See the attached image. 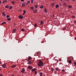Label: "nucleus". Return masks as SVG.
Wrapping results in <instances>:
<instances>
[{
    "label": "nucleus",
    "instance_id": "obj_1",
    "mask_svg": "<svg viewBox=\"0 0 76 76\" xmlns=\"http://www.w3.org/2000/svg\"><path fill=\"white\" fill-rule=\"evenodd\" d=\"M44 65V64L43 63V62L42 61H39V63L37 64V66H39V67H41V66H42Z\"/></svg>",
    "mask_w": 76,
    "mask_h": 76
},
{
    "label": "nucleus",
    "instance_id": "obj_2",
    "mask_svg": "<svg viewBox=\"0 0 76 76\" xmlns=\"http://www.w3.org/2000/svg\"><path fill=\"white\" fill-rule=\"evenodd\" d=\"M18 18L19 19H22L23 18V16L21 15H20L18 16Z\"/></svg>",
    "mask_w": 76,
    "mask_h": 76
},
{
    "label": "nucleus",
    "instance_id": "obj_3",
    "mask_svg": "<svg viewBox=\"0 0 76 76\" xmlns=\"http://www.w3.org/2000/svg\"><path fill=\"white\" fill-rule=\"evenodd\" d=\"M28 68L29 70H32V69H33V67L32 66H28Z\"/></svg>",
    "mask_w": 76,
    "mask_h": 76
},
{
    "label": "nucleus",
    "instance_id": "obj_4",
    "mask_svg": "<svg viewBox=\"0 0 76 76\" xmlns=\"http://www.w3.org/2000/svg\"><path fill=\"white\" fill-rule=\"evenodd\" d=\"M21 72V73H24V72H25V69L24 68H23L22 69V70H20Z\"/></svg>",
    "mask_w": 76,
    "mask_h": 76
},
{
    "label": "nucleus",
    "instance_id": "obj_5",
    "mask_svg": "<svg viewBox=\"0 0 76 76\" xmlns=\"http://www.w3.org/2000/svg\"><path fill=\"white\" fill-rule=\"evenodd\" d=\"M38 11V10L35 9V10H33V12L34 13H37V11Z\"/></svg>",
    "mask_w": 76,
    "mask_h": 76
},
{
    "label": "nucleus",
    "instance_id": "obj_6",
    "mask_svg": "<svg viewBox=\"0 0 76 76\" xmlns=\"http://www.w3.org/2000/svg\"><path fill=\"white\" fill-rule=\"evenodd\" d=\"M6 65L5 64H4L2 65V67L3 68H6Z\"/></svg>",
    "mask_w": 76,
    "mask_h": 76
},
{
    "label": "nucleus",
    "instance_id": "obj_7",
    "mask_svg": "<svg viewBox=\"0 0 76 76\" xmlns=\"http://www.w3.org/2000/svg\"><path fill=\"white\" fill-rule=\"evenodd\" d=\"M16 67V65H14L12 66H11V68H15V67Z\"/></svg>",
    "mask_w": 76,
    "mask_h": 76
},
{
    "label": "nucleus",
    "instance_id": "obj_8",
    "mask_svg": "<svg viewBox=\"0 0 76 76\" xmlns=\"http://www.w3.org/2000/svg\"><path fill=\"white\" fill-rule=\"evenodd\" d=\"M35 70H36V69L33 68L32 69L31 72H34V71H35Z\"/></svg>",
    "mask_w": 76,
    "mask_h": 76
},
{
    "label": "nucleus",
    "instance_id": "obj_9",
    "mask_svg": "<svg viewBox=\"0 0 76 76\" xmlns=\"http://www.w3.org/2000/svg\"><path fill=\"white\" fill-rule=\"evenodd\" d=\"M26 10H24L23 13V15H25V13H26Z\"/></svg>",
    "mask_w": 76,
    "mask_h": 76
},
{
    "label": "nucleus",
    "instance_id": "obj_10",
    "mask_svg": "<svg viewBox=\"0 0 76 76\" xmlns=\"http://www.w3.org/2000/svg\"><path fill=\"white\" fill-rule=\"evenodd\" d=\"M54 6V3H52L50 5L51 7H53Z\"/></svg>",
    "mask_w": 76,
    "mask_h": 76
},
{
    "label": "nucleus",
    "instance_id": "obj_11",
    "mask_svg": "<svg viewBox=\"0 0 76 76\" xmlns=\"http://www.w3.org/2000/svg\"><path fill=\"white\" fill-rule=\"evenodd\" d=\"M9 6L7 4V5L5 7V8H7H7H9Z\"/></svg>",
    "mask_w": 76,
    "mask_h": 76
},
{
    "label": "nucleus",
    "instance_id": "obj_12",
    "mask_svg": "<svg viewBox=\"0 0 76 76\" xmlns=\"http://www.w3.org/2000/svg\"><path fill=\"white\" fill-rule=\"evenodd\" d=\"M30 9L31 10H34V7H30Z\"/></svg>",
    "mask_w": 76,
    "mask_h": 76
},
{
    "label": "nucleus",
    "instance_id": "obj_13",
    "mask_svg": "<svg viewBox=\"0 0 76 76\" xmlns=\"http://www.w3.org/2000/svg\"><path fill=\"white\" fill-rule=\"evenodd\" d=\"M30 3V1H27V5H28V4H29Z\"/></svg>",
    "mask_w": 76,
    "mask_h": 76
},
{
    "label": "nucleus",
    "instance_id": "obj_14",
    "mask_svg": "<svg viewBox=\"0 0 76 76\" xmlns=\"http://www.w3.org/2000/svg\"><path fill=\"white\" fill-rule=\"evenodd\" d=\"M22 6L23 7H25V3H23L22 4Z\"/></svg>",
    "mask_w": 76,
    "mask_h": 76
},
{
    "label": "nucleus",
    "instance_id": "obj_15",
    "mask_svg": "<svg viewBox=\"0 0 76 76\" xmlns=\"http://www.w3.org/2000/svg\"><path fill=\"white\" fill-rule=\"evenodd\" d=\"M31 61H29L27 63V64H31Z\"/></svg>",
    "mask_w": 76,
    "mask_h": 76
},
{
    "label": "nucleus",
    "instance_id": "obj_16",
    "mask_svg": "<svg viewBox=\"0 0 76 76\" xmlns=\"http://www.w3.org/2000/svg\"><path fill=\"white\" fill-rule=\"evenodd\" d=\"M44 12L45 13H46V12H47V8L45 9Z\"/></svg>",
    "mask_w": 76,
    "mask_h": 76
},
{
    "label": "nucleus",
    "instance_id": "obj_17",
    "mask_svg": "<svg viewBox=\"0 0 76 76\" xmlns=\"http://www.w3.org/2000/svg\"><path fill=\"white\" fill-rule=\"evenodd\" d=\"M5 23H6L5 22H4L3 23H2L1 24V25H3L4 24H5Z\"/></svg>",
    "mask_w": 76,
    "mask_h": 76
},
{
    "label": "nucleus",
    "instance_id": "obj_18",
    "mask_svg": "<svg viewBox=\"0 0 76 76\" xmlns=\"http://www.w3.org/2000/svg\"><path fill=\"white\" fill-rule=\"evenodd\" d=\"M28 60L27 61H29V60H31V57H28Z\"/></svg>",
    "mask_w": 76,
    "mask_h": 76
},
{
    "label": "nucleus",
    "instance_id": "obj_19",
    "mask_svg": "<svg viewBox=\"0 0 76 76\" xmlns=\"http://www.w3.org/2000/svg\"><path fill=\"white\" fill-rule=\"evenodd\" d=\"M40 8L41 9H43V8H44V6L42 5H41L40 7Z\"/></svg>",
    "mask_w": 76,
    "mask_h": 76
},
{
    "label": "nucleus",
    "instance_id": "obj_20",
    "mask_svg": "<svg viewBox=\"0 0 76 76\" xmlns=\"http://www.w3.org/2000/svg\"><path fill=\"white\" fill-rule=\"evenodd\" d=\"M40 22H41L40 24L42 25V24H43V23H44V22H43V21H42V20H41Z\"/></svg>",
    "mask_w": 76,
    "mask_h": 76
},
{
    "label": "nucleus",
    "instance_id": "obj_21",
    "mask_svg": "<svg viewBox=\"0 0 76 76\" xmlns=\"http://www.w3.org/2000/svg\"><path fill=\"white\" fill-rule=\"evenodd\" d=\"M2 15H3V16H5V12H2Z\"/></svg>",
    "mask_w": 76,
    "mask_h": 76
},
{
    "label": "nucleus",
    "instance_id": "obj_22",
    "mask_svg": "<svg viewBox=\"0 0 76 76\" xmlns=\"http://www.w3.org/2000/svg\"><path fill=\"white\" fill-rule=\"evenodd\" d=\"M16 30V29H14L13 31V32H15Z\"/></svg>",
    "mask_w": 76,
    "mask_h": 76
},
{
    "label": "nucleus",
    "instance_id": "obj_23",
    "mask_svg": "<svg viewBox=\"0 0 76 76\" xmlns=\"http://www.w3.org/2000/svg\"><path fill=\"white\" fill-rule=\"evenodd\" d=\"M56 8H58V5L57 4L56 6Z\"/></svg>",
    "mask_w": 76,
    "mask_h": 76
},
{
    "label": "nucleus",
    "instance_id": "obj_24",
    "mask_svg": "<svg viewBox=\"0 0 76 76\" xmlns=\"http://www.w3.org/2000/svg\"><path fill=\"white\" fill-rule=\"evenodd\" d=\"M13 8V7H12V6H11V7H10V8H9V9L10 10V9H12Z\"/></svg>",
    "mask_w": 76,
    "mask_h": 76
},
{
    "label": "nucleus",
    "instance_id": "obj_25",
    "mask_svg": "<svg viewBox=\"0 0 76 76\" xmlns=\"http://www.w3.org/2000/svg\"><path fill=\"white\" fill-rule=\"evenodd\" d=\"M7 20H11V18H8L7 19Z\"/></svg>",
    "mask_w": 76,
    "mask_h": 76
},
{
    "label": "nucleus",
    "instance_id": "obj_26",
    "mask_svg": "<svg viewBox=\"0 0 76 76\" xmlns=\"http://www.w3.org/2000/svg\"><path fill=\"white\" fill-rule=\"evenodd\" d=\"M68 63L69 64H71V63H72V61H71L69 60Z\"/></svg>",
    "mask_w": 76,
    "mask_h": 76
},
{
    "label": "nucleus",
    "instance_id": "obj_27",
    "mask_svg": "<svg viewBox=\"0 0 76 76\" xmlns=\"http://www.w3.org/2000/svg\"><path fill=\"white\" fill-rule=\"evenodd\" d=\"M12 4H15V2L13 1H12Z\"/></svg>",
    "mask_w": 76,
    "mask_h": 76
},
{
    "label": "nucleus",
    "instance_id": "obj_28",
    "mask_svg": "<svg viewBox=\"0 0 76 76\" xmlns=\"http://www.w3.org/2000/svg\"><path fill=\"white\" fill-rule=\"evenodd\" d=\"M56 71H57V70H58V68L57 67L56 68Z\"/></svg>",
    "mask_w": 76,
    "mask_h": 76
},
{
    "label": "nucleus",
    "instance_id": "obj_29",
    "mask_svg": "<svg viewBox=\"0 0 76 76\" xmlns=\"http://www.w3.org/2000/svg\"><path fill=\"white\" fill-rule=\"evenodd\" d=\"M9 17H10V15H7L6 16V18H9Z\"/></svg>",
    "mask_w": 76,
    "mask_h": 76
},
{
    "label": "nucleus",
    "instance_id": "obj_30",
    "mask_svg": "<svg viewBox=\"0 0 76 76\" xmlns=\"http://www.w3.org/2000/svg\"><path fill=\"white\" fill-rule=\"evenodd\" d=\"M21 31H24V29L23 28H22L21 29Z\"/></svg>",
    "mask_w": 76,
    "mask_h": 76
},
{
    "label": "nucleus",
    "instance_id": "obj_31",
    "mask_svg": "<svg viewBox=\"0 0 76 76\" xmlns=\"http://www.w3.org/2000/svg\"><path fill=\"white\" fill-rule=\"evenodd\" d=\"M34 73H35V74H37V72L36 71H34Z\"/></svg>",
    "mask_w": 76,
    "mask_h": 76
},
{
    "label": "nucleus",
    "instance_id": "obj_32",
    "mask_svg": "<svg viewBox=\"0 0 76 76\" xmlns=\"http://www.w3.org/2000/svg\"><path fill=\"white\" fill-rule=\"evenodd\" d=\"M68 7L69 8H71L72 7V6H69Z\"/></svg>",
    "mask_w": 76,
    "mask_h": 76
},
{
    "label": "nucleus",
    "instance_id": "obj_33",
    "mask_svg": "<svg viewBox=\"0 0 76 76\" xmlns=\"http://www.w3.org/2000/svg\"><path fill=\"white\" fill-rule=\"evenodd\" d=\"M39 73H40V75H42V74H43V73L42 72H40Z\"/></svg>",
    "mask_w": 76,
    "mask_h": 76
},
{
    "label": "nucleus",
    "instance_id": "obj_34",
    "mask_svg": "<svg viewBox=\"0 0 76 76\" xmlns=\"http://www.w3.org/2000/svg\"><path fill=\"white\" fill-rule=\"evenodd\" d=\"M63 4L64 5H66V3L65 2H64Z\"/></svg>",
    "mask_w": 76,
    "mask_h": 76
},
{
    "label": "nucleus",
    "instance_id": "obj_35",
    "mask_svg": "<svg viewBox=\"0 0 76 76\" xmlns=\"http://www.w3.org/2000/svg\"><path fill=\"white\" fill-rule=\"evenodd\" d=\"M37 24H34V26H35V27H36V26H37Z\"/></svg>",
    "mask_w": 76,
    "mask_h": 76
},
{
    "label": "nucleus",
    "instance_id": "obj_36",
    "mask_svg": "<svg viewBox=\"0 0 76 76\" xmlns=\"http://www.w3.org/2000/svg\"><path fill=\"white\" fill-rule=\"evenodd\" d=\"M38 6V5H35V7L36 8H37V7Z\"/></svg>",
    "mask_w": 76,
    "mask_h": 76
},
{
    "label": "nucleus",
    "instance_id": "obj_37",
    "mask_svg": "<svg viewBox=\"0 0 76 76\" xmlns=\"http://www.w3.org/2000/svg\"><path fill=\"white\" fill-rule=\"evenodd\" d=\"M75 18V16H72V18H73V19H74V18Z\"/></svg>",
    "mask_w": 76,
    "mask_h": 76
},
{
    "label": "nucleus",
    "instance_id": "obj_38",
    "mask_svg": "<svg viewBox=\"0 0 76 76\" xmlns=\"http://www.w3.org/2000/svg\"><path fill=\"white\" fill-rule=\"evenodd\" d=\"M31 3H33V0H31Z\"/></svg>",
    "mask_w": 76,
    "mask_h": 76
},
{
    "label": "nucleus",
    "instance_id": "obj_39",
    "mask_svg": "<svg viewBox=\"0 0 76 76\" xmlns=\"http://www.w3.org/2000/svg\"><path fill=\"white\" fill-rule=\"evenodd\" d=\"M65 29H66V28H63V30H65Z\"/></svg>",
    "mask_w": 76,
    "mask_h": 76
},
{
    "label": "nucleus",
    "instance_id": "obj_40",
    "mask_svg": "<svg viewBox=\"0 0 76 76\" xmlns=\"http://www.w3.org/2000/svg\"><path fill=\"white\" fill-rule=\"evenodd\" d=\"M62 72H64L65 71L63 69L62 70Z\"/></svg>",
    "mask_w": 76,
    "mask_h": 76
},
{
    "label": "nucleus",
    "instance_id": "obj_41",
    "mask_svg": "<svg viewBox=\"0 0 76 76\" xmlns=\"http://www.w3.org/2000/svg\"><path fill=\"white\" fill-rule=\"evenodd\" d=\"M21 1H24V0H21Z\"/></svg>",
    "mask_w": 76,
    "mask_h": 76
},
{
    "label": "nucleus",
    "instance_id": "obj_42",
    "mask_svg": "<svg viewBox=\"0 0 76 76\" xmlns=\"http://www.w3.org/2000/svg\"><path fill=\"white\" fill-rule=\"evenodd\" d=\"M0 76H3V75L2 74H0Z\"/></svg>",
    "mask_w": 76,
    "mask_h": 76
},
{
    "label": "nucleus",
    "instance_id": "obj_43",
    "mask_svg": "<svg viewBox=\"0 0 76 76\" xmlns=\"http://www.w3.org/2000/svg\"><path fill=\"white\" fill-rule=\"evenodd\" d=\"M4 2H5L4 1H3L2 3H4Z\"/></svg>",
    "mask_w": 76,
    "mask_h": 76
},
{
    "label": "nucleus",
    "instance_id": "obj_44",
    "mask_svg": "<svg viewBox=\"0 0 76 76\" xmlns=\"http://www.w3.org/2000/svg\"><path fill=\"white\" fill-rule=\"evenodd\" d=\"M7 2V0H5V3H6Z\"/></svg>",
    "mask_w": 76,
    "mask_h": 76
},
{
    "label": "nucleus",
    "instance_id": "obj_45",
    "mask_svg": "<svg viewBox=\"0 0 76 76\" xmlns=\"http://www.w3.org/2000/svg\"><path fill=\"white\" fill-rule=\"evenodd\" d=\"M74 64H75L76 65V62H75Z\"/></svg>",
    "mask_w": 76,
    "mask_h": 76
},
{
    "label": "nucleus",
    "instance_id": "obj_46",
    "mask_svg": "<svg viewBox=\"0 0 76 76\" xmlns=\"http://www.w3.org/2000/svg\"><path fill=\"white\" fill-rule=\"evenodd\" d=\"M59 61H61V59H60Z\"/></svg>",
    "mask_w": 76,
    "mask_h": 76
},
{
    "label": "nucleus",
    "instance_id": "obj_47",
    "mask_svg": "<svg viewBox=\"0 0 76 76\" xmlns=\"http://www.w3.org/2000/svg\"><path fill=\"white\" fill-rule=\"evenodd\" d=\"M60 4V6H61V4Z\"/></svg>",
    "mask_w": 76,
    "mask_h": 76
},
{
    "label": "nucleus",
    "instance_id": "obj_48",
    "mask_svg": "<svg viewBox=\"0 0 76 76\" xmlns=\"http://www.w3.org/2000/svg\"><path fill=\"white\" fill-rule=\"evenodd\" d=\"M51 70L52 71H53V69H52Z\"/></svg>",
    "mask_w": 76,
    "mask_h": 76
},
{
    "label": "nucleus",
    "instance_id": "obj_49",
    "mask_svg": "<svg viewBox=\"0 0 76 76\" xmlns=\"http://www.w3.org/2000/svg\"><path fill=\"white\" fill-rule=\"evenodd\" d=\"M74 23H76V21H74Z\"/></svg>",
    "mask_w": 76,
    "mask_h": 76
},
{
    "label": "nucleus",
    "instance_id": "obj_50",
    "mask_svg": "<svg viewBox=\"0 0 76 76\" xmlns=\"http://www.w3.org/2000/svg\"><path fill=\"white\" fill-rule=\"evenodd\" d=\"M1 3V1H0V3Z\"/></svg>",
    "mask_w": 76,
    "mask_h": 76
},
{
    "label": "nucleus",
    "instance_id": "obj_51",
    "mask_svg": "<svg viewBox=\"0 0 76 76\" xmlns=\"http://www.w3.org/2000/svg\"><path fill=\"white\" fill-rule=\"evenodd\" d=\"M75 0H72V1H75Z\"/></svg>",
    "mask_w": 76,
    "mask_h": 76
},
{
    "label": "nucleus",
    "instance_id": "obj_52",
    "mask_svg": "<svg viewBox=\"0 0 76 76\" xmlns=\"http://www.w3.org/2000/svg\"><path fill=\"white\" fill-rule=\"evenodd\" d=\"M75 40H76V37H75Z\"/></svg>",
    "mask_w": 76,
    "mask_h": 76
},
{
    "label": "nucleus",
    "instance_id": "obj_53",
    "mask_svg": "<svg viewBox=\"0 0 76 76\" xmlns=\"http://www.w3.org/2000/svg\"><path fill=\"white\" fill-rule=\"evenodd\" d=\"M12 76H14V75H12Z\"/></svg>",
    "mask_w": 76,
    "mask_h": 76
},
{
    "label": "nucleus",
    "instance_id": "obj_54",
    "mask_svg": "<svg viewBox=\"0 0 76 76\" xmlns=\"http://www.w3.org/2000/svg\"><path fill=\"white\" fill-rule=\"evenodd\" d=\"M38 52L37 53V54H38Z\"/></svg>",
    "mask_w": 76,
    "mask_h": 76
},
{
    "label": "nucleus",
    "instance_id": "obj_55",
    "mask_svg": "<svg viewBox=\"0 0 76 76\" xmlns=\"http://www.w3.org/2000/svg\"><path fill=\"white\" fill-rule=\"evenodd\" d=\"M40 76H42V75H40Z\"/></svg>",
    "mask_w": 76,
    "mask_h": 76
},
{
    "label": "nucleus",
    "instance_id": "obj_56",
    "mask_svg": "<svg viewBox=\"0 0 76 76\" xmlns=\"http://www.w3.org/2000/svg\"><path fill=\"white\" fill-rule=\"evenodd\" d=\"M63 0H60L61 1H62Z\"/></svg>",
    "mask_w": 76,
    "mask_h": 76
},
{
    "label": "nucleus",
    "instance_id": "obj_57",
    "mask_svg": "<svg viewBox=\"0 0 76 76\" xmlns=\"http://www.w3.org/2000/svg\"><path fill=\"white\" fill-rule=\"evenodd\" d=\"M1 70V69H0V71Z\"/></svg>",
    "mask_w": 76,
    "mask_h": 76
},
{
    "label": "nucleus",
    "instance_id": "obj_58",
    "mask_svg": "<svg viewBox=\"0 0 76 76\" xmlns=\"http://www.w3.org/2000/svg\"><path fill=\"white\" fill-rule=\"evenodd\" d=\"M51 0V1H53V0Z\"/></svg>",
    "mask_w": 76,
    "mask_h": 76
},
{
    "label": "nucleus",
    "instance_id": "obj_59",
    "mask_svg": "<svg viewBox=\"0 0 76 76\" xmlns=\"http://www.w3.org/2000/svg\"><path fill=\"white\" fill-rule=\"evenodd\" d=\"M35 56V55H34V56Z\"/></svg>",
    "mask_w": 76,
    "mask_h": 76
},
{
    "label": "nucleus",
    "instance_id": "obj_60",
    "mask_svg": "<svg viewBox=\"0 0 76 76\" xmlns=\"http://www.w3.org/2000/svg\"><path fill=\"white\" fill-rule=\"evenodd\" d=\"M0 64H1V63H0Z\"/></svg>",
    "mask_w": 76,
    "mask_h": 76
}]
</instances>
